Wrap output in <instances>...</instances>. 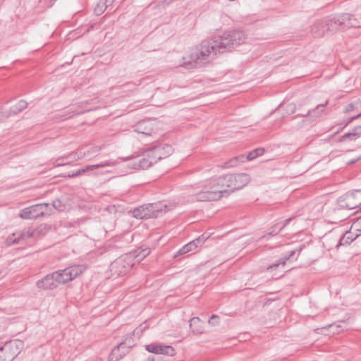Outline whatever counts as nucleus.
<instances>
[{
    "label": "nucleus",
    "mask_w": 361,
    "mask_h": 361,
    "mask_svg": "<svg viewBox=\"0 0 361 361\" xmlns=\"http://www.w3.org/2000/svg\"><path fill=\"white\" fill-rule=\"evenodd\" d=\"M344 203L341 207L348 209H354L361 204V196L358 197L356 194L352 193L348 195L343 200Z\"/></svg>",
    "instance_id": "obj_15"
},
{
    "label": "nucleus",
    "mask_w": 361,
    "mask_h": 361,
    "mask_svg": "<svg viewBox=\"0 0 361 361\" xmlns=\"http://www.w3.org/2000/svg\"><path fill=\"white\" fill-rule=\"evenodd\" d=\"M214 180H215L216 184L218 186V188H219V190H222V195L224 193L228 192V190L227 188L226 175L214 178Z\"/></svg>",
    "instance_id": "obj_25"
},
{
    "label": "nucleus",
    "mask_w": 361,
    "mask_h": 361,
    "mask_svg": "<svg viewBox=\"0 0 361 361\" xmlns=\"http://www.w3.org/2000/svg\"><path fill=\"white\" fill-rule=\"evenodd\" d=\"M219 316L216 314H212L209 319L208 320V323L212 325H216L219 324Z\"/></svg>",
    "instance_id": "obj_35"
},
{
    "label": "nucleus",
    "mask_w": 361,
    "mask_h": 361,
    "mask_svg": "<svg viewBox=\"0 0 361 361\" xmlns=\"http://www.w3.org/2000/svg\"><path fill=\"white\" fill-rule=\"evenodd\" d=\"M302 247H303V245L300 246L298 249L290 251L288 255H286V256L279 259L275 263L270 264L267 267V270L273 271V270L276 269L280 266L284 267L286 263V261L290 259L296 252H298V255H300V252L302 250Z\"/></svg>",
    "instance_id": "obj_13"
},
{
    "label": "nucleus",
    "mask_w": 361,
    "mask_h": 361,
    "mask_svg": "<svg viewBox=\"0 0 361 361\" xmlns=\"http://www.w3.org/2000/svg\"><path fill=\"white\" fill-rule=\"evenodd\" d=\"M150 149L145 151L141 156H137L134 158L133 168L135 169H147L155 161L151 158Z\"/></svg>",
    "instance_id": "obj_10"
},
{
    "label": "nucleus",
    "mask_w": 361,
    "mask_h": 361,
    "mask_svg": "<svg viewBox=\"0 0 361 361\" xmlns=\"http://www.w3.org/2000/svg\"><path fill=\"white\" fill-rule=\"evenodd\" d=\"M149 208L151 212L152 218H157L163 212L169 210L168 205L163 202L149 204Z\"/></svg>",
    "instance_id": "obj_17"
},
{
    "label": "nucleus",
    "mask_w": 361,
    "mask_h": 361,
    "mask_svg": "<svg viewBox=\"0 0 361 361\" xmlns=\"http://www.w3.org/2000/svg\"><path fill=\"white\" fill-rule=\"evenodd\" d=\"M350 133H353V139H357L361 136V126L355 127Z\"/></svg>",
    "instance_id": "obj_34"
},
{
    "label": "nucleus",
    "mask_w": 361,
    "mask_h": 361,
    "mask_svg": "<svg viewBox=\"0 0 361 361\" xmlns=\"http://www.w3.org/2000/svg\"><path fill=\"white\" fill-rule=\"evenodd\" d=\"M52 206L59 212H63L66 209V205L59 200L53 201Z\"/></svg>",
    "instance_id": "obj_33"
},
{
    "label": "nucleus",
    "mask_w": 361,
    "mask_h": 361,
    "mask_svg": "<svg viewBox=\"0 0 361 361\" xmlns=\"http://www.w3.org/2000/svg\"><path fill=\"white\" fill-rule=\"evenodd\" d=\"M245 160V157L241 155L240 157H235L231 159L229 161L226 163V167H233L238 164L239 162H243Z\"/></svg>",
    "instance_id": "obj_29"
},
{
    "label": "nucleus",
    "mask_w": 361,
    "mask_h": 361,
    "mask_svg": "<svg viewBox=\"0 0 361 361\" xmlns=\"http://www.w3.org/2000/svg\"><path fill=\"white\" fill-rule=\"evenodd\" d=\"M233 183L235 184V190H239L245 186L250 180L248 174L240 173L233 174Z\"/></svg>",
    "instance_id": "obj_19"
},
{
    "label": "nucleus",
    "mask_w": 361,
    "mask_h": 361,
    "mask_svg": "<svg viewBox=\"0 0 361 361\" xmlns=\"http://www.w3.org/2000/svg\"><path fill=\"white\" fill-rule=\"evenodd\" d=\"M355 161H351L350 164H353V163H355Z\"/></svg>",
    "instance_id": "obj_42"
},
{
    "label": "nucleus",
    "mask_w": 361,
    "mask_h": 361,
    "mask_svg": "<svg viewBox=\"0 0 361 361\" xmlns=\"http://www.w3.org/2000/svg\"><path fill=\"white\" fill-rule=\"evenodd\" d=\"M353 109V104H350L347 108H346V111H351L352 109Z\"/></svg>",
    "instance_id": "obj_41"
},
{
    "label": "nucleus",
    "mask_w": 361,
    "mask_h": 361,
    "mask_svg": "<svg viewBox=\"0 0 361 361\" xmlns=\"http://www.w3.org/2000/svg\"><path fill=\"white\" fill-rule=\"evenodd\" d=\"M150 253V250L149 248L143 249L140 251V252L137 255V256H140L142 258L146 257Z\"/></svg>",
    "instance_id": "obj_37"
},
{
    "label": "nucleus",
    "mask_w": 361,
    "mask_h": 361,
    "mask_svg": "<svg viewBox=\"0 0 361 361\" xmlns=\"http://www.w3.org/2000/svg\"><path fill=\"white\" fill-rule=\"evenodd\" d=\"M151 158L157 163L162 158L168 157L173 151L172 147L169 145L165 146H155L150 149Z\"/></svg>",
    "instance_id": "obj_11"
},
{
    "label": "nucleus",
    "mask_w": 361,
    "mask_h": 361,
    "mask_svg": "<svg viewBox=\"0 0 361 361\" xmlns=\"http://www.w3.org/2000/svg\"><path fill=\"white\" fill-rule=\"evenodd\" d=\"M226 183H227V188L229 189L231 192H233L235 190V184L233 183V174H227L226 175Z\"/></svg>",
    "instance_id": "obj_31"
},
{
    "label": "nucleus",
    "mask_w": 361,
    "mask_h": 361,
    "mask_svg": "<svg viewBox=\"0 0 361 361\" xmlns=\"http://www.w3.org/2000/svg\"><path fill=\"white\" fill-rule=\"evenodd\" d=\"M146 350L152 353L155 354H164L173 356L176 354L175 349L169 345H161L151 343L146 345Z\"/></svg>",
    "instance_id": "obj_12"
},
{
    "label": "nucleus",
    "mask_w": 361,
    "mask_h": 361,
    "mask_svg": "<svg viewBox=\"0 0 361 361\" xmlns=\"http://www.w3.org/2000/svg\"><path fill=\"white\" fill-rule=\"evenodd\" d=\"M353 229L359 236L361 235V216L357 218L352 224Z\"/></svg>",
    "instance_id": "obj_30"
},
{
    "label": "nucleus",
    "mask_w": 361,
    "mask_h": 361,
    "mask_svg": "<svg viewBox=\"0 0 361 361\" xmlns=\"http://www.w3.org/2000/svg\"><path fill=\"white\" fill-rule=\"evenodd\" d=\"M245 39V35L243 31L232 30L210 39L203 40L183 58L184 64L188 68L202 67L212 61L217 54L231 51L243 43Z\"/></svg>",
    "instance_id": "obj_1"
},
{
    "label": "nucleus",
    "mask_w": 361,
    "mask_h": 361,
    "mask_svg": "<svg viewBox=\"0 0 361 361\" xmlns=\"http://www.w3.org/2000/svg\"><path fill=\"white\" fill-rule=\"evenodd\" d=\"M102 149L101 147L94 146L90 147L89 149L85 152H82L81 150H78L75 152L76 157H73L74 159H81L85 157H87L90 154H98Z\"/></svg>",
    "instance_id": "obj_24"
},
{
    "label": "nucleus",
    "mask_w": 361,
    "mask_h": 361,
    "mask_svg": "<svg viewBox=\"0 0 361 361\" xmlns=\"http://www.w3.org/2000/svg\"><path fill=\"white\" fill-rule=\"evenodd\" d=\"M361 116V113L355 116H353L350 118V120L348 121V123H350L352 122L353 121L355 120L356 118H359Z\"/></svg>",
    "instance_id": "obj_40"
},
{
    "label": "nucleus",
    "mask_w": 361,
    "mask_h": 361,
    "mask_svg": "<svg viewBox=\"0 0 361 361\" xmlns=\"http://www.w3.org/2000/svg\"><path fill=\"white\" fill-rule=\"evenodd\" d=\"M116 164H117L116 161L107 160V161H103L98 164L87 165V166H85L84 168L77 170L75 173L68 174L66 176V177L75 178V177H77L79 176L84 175L87 172L94 170V169H97L103 168V167H107V166L111 167V166H116Z\"/></svg>",
    "instance_id": "obj_9"
},
{
    "label": "nucleus",
    "mask_w": 361,
    "mask_h": 361,
    "mask_svg": "<svg viewBox=\"0 0 361 361\" xmlns=\"http://www.w3.org/2000/svg\"><path fill=\"white\" fill-rule=\"evenodd\" d=\"M47 231L45 225L41 224L37 228H28L21 231L16 232L13 234L12 237H9L7 240L11 243L18 244L20 240H25L30 238L37 239L44 235Z\"/></svg>",
    "instance_id": "obj_5"
},
{
    "label": "nucleus",
    "mask_w": 361,
    "mask_h": 361,
    "mask_svg": "<svg viewBox=\"0 0 361 361\" xmlns=\"http://www.w3.org/2000/svg\"><path fill=\"white\" fill-rule=\"evenodd\" d=\"M27 106V103L25 101L20 100L11 108V111L14 114H17L24 110Z\"/></svg>",
    "instance_id": "obj_28"
},
{
    "label": "nucleus",
    "mask_w": 361,
    "mask_h": 361,
    "mask_svg": "<svg viewBox=\"0 0 361 361\" xmlns=\"http://www.w3.org/2000/svg\"><path fill=\"white\" fill-rule=\"evenodd\" d=\"M19 341H9L0 347V361H12L19 353Z\"/></svg>",
    "instance_id": "obj_7"
},
{
    "label": "nucleus",
    "mask_w": 361,
    "mask_h": 361,
    "mask_svg": "<svg viewBox=\"0 0 361 361\" xmlns=\"http://www.w3.org/2000/svg\"><path fill=\"white\" fill-rule=\"evenodd\" d=\"M190 329L196 335H200L204 332V323L199 317H195L190 319Z\"/></svg>",
    "instance_id": "obj_22"
},
{
    "label": "nucleus",
    "mask_w": 361,
    "mask_h": 361,
    "mask_svg": "<svg viewBox=\"0 0 361 361\" xmlns=\"http://www.w3.org/2000/svg\"><path fill=\"white\" fill-rule=\"evenodd\" d=\"M291 220V219H288L286 220V223L284 224V225L276 233H274V231H271V232H269L267 233V235L269 236H271V235H276L279 231H281L288 223L289 221Z\"/></svg>",
    "instance_id": "obj_36"
},
{
    "label": "nucleus",
    "mask_w": 361,
    "mask_h": 361,
    "mask_svg": "<svg viewBox=\"0 0 361 361\" xmlns=\"http://www.w3.org/2000/svg\"><path fill=\"white\" fill-rule=\"evenodd\" d=\"M222 197V190L216 184L214 178L209 179L202 184V189L195 194L197 201H216Z\"/></svg>",
    "instance_id": "obj_4"
},
{
    "label": "nucleus",
    "mask_w": 361,
    "mask_h": 361,
    "mask_svg": "<svg viewBox=\"0 0 361 361\" xmlns=\"http://www.w3.org/2000/svg\"><path fill=\"white\" fill-rule=\"evenodd\" d=\"M264 153V148H257L255 149L252 150L248 153V154L245 157V159L247 160H253L258 157L262 155Z\"/></svg>",
    "instance_id": "obj_26"
},
{
    "label": "nucleus",
    "mask_w": 361,
    "mask_h": 361,
    "mask_svg": "<svg viewBox=\"0 0 361 361\" xmlns=\"http://www.w3.org/2000/svg\"><path fill=\"white\" fill-rule=\"evenodd\" d=\"M135 264L134 256L125 254L115 259L110 265L112 276H121L127 274Z\"/></svg>",
    "instance_id": "obj_3"
},
{
    "label": "nucleus",
    "mask_w": 361,
    "mask_h": 361,
    "mask_svg": "<svg viewBox=\"0 0 361 361\" xmlns=\"http://www.w3.org/2000/svg\"><path fill=\"white\" fill-rule=\"evenodd\" d=\"M341 24L343 30L350 27H360L359 23L357 19L352 15L348 13H343L341 15Z\"/></svg>",
    "instance_id": "obj_18"
},
{
    "label": "nucleus",
    "mask_w": 361,
    "mask_h": 361,
    "mask_svg": "<svg viewBox=\"0 0 361 361\" xmlns=\"http://www.w3.org/2000/svg\"><path fill=\"white\" fill-rule=\"evenodd\" d=\"M287 110L290 111V114H293L295 111V106L293 104H289L286 106Z\"/></svg>",
    "instance_id": "obj_39"
},
{
    "label": "nucleus",
    "mask_w": 361,
    "mask_h": 361,
    "mask_svg": "<svg viewBox=\"0 0 361 361\" xmlns=\"http://www.w3.org/2000/svg\"><path fill=\"white\" fill-rule=\"evenodd\" d=\"M324 20H317L311 26V33L315 37H321L326 33Z\"/></svg>",
    "instance_id": "obj_21"
},
{
    "label": "nucleus",
    "mask_w": 361,
    "mask_h": 361,
    "mask_svg": "<svg viewBox=\"0 0 361 361\" xmlns=\"http://www.w3.org/2000/svg\"><path fill=\"white\" fill-rule=\"evenodd\" d=\"M327 104V102L325 103V104H319L317 105V106L315 108V109H313L312 111H307L306 114H302V116H305L306 115H311L313 114L314 116H319L322 115V113L324 111V109L325 105Z\"/></svg>",
    "instance_id": "obj_27"
},
{
    "label": "nucleus",
    "mask_w": 361,
    "mask_h": 361,
    "mask_svg": "<svg viewBox=\"0 0 361 361\" xmlns=\"http://www.w3.org/2000/svg\"><path fill=\"white\" fill-rule=\"evenodd\" d=\"M135 345L134 338L131 335L125 336L124 339L112 349L109 356V361H118L129 353Z\"/></svg>",
    "instance_id": "obj_6"
},
{
    "label": "nucleus",
    "mask_w": 361,
    "mask_h": 361,
    "mask_svg": "<svg viewBox=\"0 0 361 361\" xmlns=\"http://www.w3.org/2000/svg\"><path fill=\"white\" fill-rule=\"evenodd\" d=\"M145 361H150V358L147 359V360H145Z\"/></svg>",
    "instance_id": "obj_44"
},
{
    "label": "nucleus",
    "mask_w": 361,
    "mask_h": 361,
    "mask_svg": "<svg viewBox=\"0 0 361 361\" xmlns=\"http://www.w3.org/2000/svg\"><path fill=\"white\" fill-rule=\"evenodd\" d=\"M358 236L359 235L350 228L349 231H345L339 238V240L336 244V247L338 248L340 246L348 245L353 241H354Z\"/></svg>",
    "instance_id": "obj_14"
},
{
    "label": "nucleus",
    "mask_w": 361,
    "mask_h": 361,
    "mask_svg": "<svg viewBox=\"0 0 361 361\" xmlns=\"http://www.w3.org/2000/svg\"><path fill=\"white\" fill-rule=\"evenodd\" d=\"M72 157H76L75 152L70 153L68 155H66V156H64L63 157H59V159H56V163H55V166H59L65 165L66 164L64 162H63V160L64 159L71 158Z\"/></svg>",
    "instance_id": "obj_32"
},
{
    "label": "nucleus",
    "mask_w": 361,
    "mask_h": 361,
    "mask_svg": "<svg viewBox=\"0 0 361 361\" xmlns=\"http://www.w3.org/2000/svg\"><path fill=\"white\" fill-rule=\"evenodd\" d=\"M85 270L83 265L71 266L62 270L47 274L41 280L37 281V286L43 290H53L61 284L73 281Z\"/></svg>",
    "instance_id": "obj_2"
},
{
    "label": "nucleus",
    "mask_w": 361,
    "mask_h": 361,
    "mask_svg": "<svg viewBox=\"0 0 361 361\" xmlns=\"http://www.w3.org/2000/svg\"><path fill=\"white\" fill-rule=\"evenodd\" d=\"M324 23L327 32H334L338 30L343 31L341 16L338 18L326 19Z\"/></svg>",
    "instance_id": "obj_16"
},
{
    "label": "nucleus",
    "mask_w": 361,
    "mask_h": 361,
    "mask_svg": "<svg viewBox=\"0 0 361 361\" xmlns=\"http://www.w3.org/2000/svg\"><path fill=\"white\" fill-rule=\"evenodd\" d=\"M346 139H349L350 140H355V139H353V133H345L340 139V141H343Z\"/></svg>",
    "instance_id": "obj_38"
},
{
    "label": "nucleus",
    "mask_w": 361,
    "mask_h": 361,
    "mask_svg": "<svg viewBox=\"0 0 361 361\" xmlns=\"http://www.w3.org/2000/svg\"><path fill=\"white\" fill-rule=\"evenodd\" d=\"M49 204L41 203L32 205L23 209L19 214L20 217L25 219H38L44 216Z\"/></svg>",
    "instance_id": "obj_8"
},
{
    "label": "nucleus",
    "mask_w": 361,
    "mask_h": 361,
    "mask_svg": "<svg viewBox=\"0 0 361 361\" xmlns=\"http://www.w3.org/2000/svg\"><path fill=\"white\" fill-rule=\"evenodd\" d=\"M149 208V204L140 206L134 209L132 212L133 216L136 219H151L152 215L150 214Z\"/></svg>",
    "instance_id": "obj_23"
},
{
    "label": "nucleus",
    "mask_w": 361,
    "mask_h": 361,
    "mask_svg": "<svg viewBox=\"0 0 361 361\" xmlns=\"http://www.w3.org/2000/svg\"><path fill=\"white\" fill-rule=\"evenodd\" d=\"M202 243V240L200 238H198L195 240H192L188 244L183 246L177 252L176 255H182L190 252H196L199 245Z\"/></svg>",
    "instance_id": "obj_20"
},
{
    "label": "nucleus",
    "mask_w": 361,
    "mask_h": 361,
    "mask_svg": "<svg viewBox=\"0 0 361 361\" xmlns=\"http://www.w3.org/2000/svg\"><path fill=\"white\" fill-rule=\"evenodd\" d=\"M142 133L148 134L147 132H142Z\"/></svg>",
    "instance_id": "obj_43"
}]
</instances>
